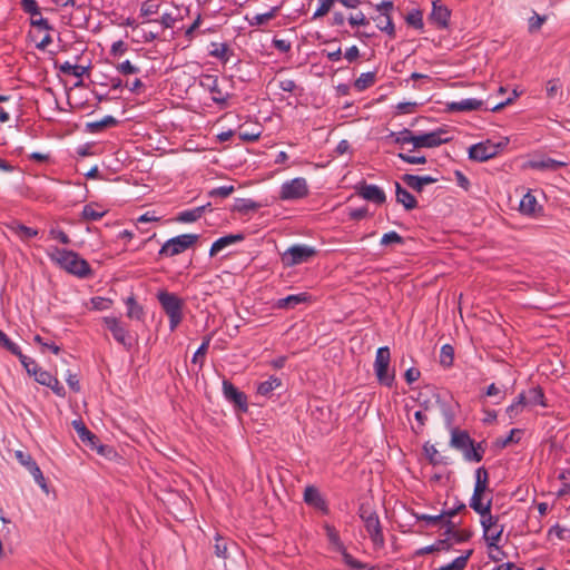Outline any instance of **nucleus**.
Masks as SVG:
<instances>
[{
	"label": "nucleus",
	"mask_w": 570,
	"mask_h": 570,
	"mask_svg": "<svg viewBox=\"0 0 570 570\" xmlns=\"http://www.w3.org/2000/svg\"><path fill=\"white\" fill-rule=\"evenodd\" d=\"M46 253L55 265L71 275H75L79 278H87L92 274L89 263L81 258L77 252L67 248H59L57 246H50L47 248Z\"/></svg>",
	"instance_id": "obj_1"
},
{
	"label": "nucleus",
	"mask_w": 570,
	"mask_h": 570,
	"mask_svg": "<svg viewBox=\"0 0 570 570\" xmlns=\"http://www.w3.org/2000/svg\"><path fill=\"white\" fill-rule=\"evenodd\" d=\"M156 296L161 308L169 318V330L174 332L184 317V301L175 293H170L165 289L159 291Z\"/></svg>",
	"instance_id": "obj_2"
},
{
	"label": "nucleus",
	"mask_w": 570,
	"mask_h": 570,
	"mask_svg": "<svg viewBox=\"0 0 570 570\" xmlns=\"http://www.w3.org/2000/svg\"><path fill=\"white\" fill-rule=\"evenodd\" d=\"M360 518L364 523V528L367 531L373 546L375 548H383L385 540L382 531V525L377 513L368 507L362 505L360 508Z\"/></svg>",
	"instance_id": "obj_3"
},
{
	"label": "nucleus",
	"mask_w": 570,
	"mask_h": 570,
	"mask_svg": "<svg viewBox=\"0 0 570 570\" xmlns=\"http://www.w3.org/2000/svg\"><path fill=\"white\" fill-rule=\"evenodd\" d=\"M309 195V186L304 177H295L285 180L278 191V198L283 202H296Z\"/></svg>",
	"instance_id": "obj_4"
},
{
	"label": "nucleus",
	"mask_w": 570,
	"mask_h": 570,
	"mask_svg": "<svg viewBox=\"0 0 570 570\" xmlns=\"http://www.w3.org/2000/svg\"><path fill=\"white\" fill-rule=\"evenodd\" d=\"M391 362V352L387 346H381L376 351L375 361H374V373L376 375L377 381L391 387L395 380V374L393 370H390Z\"/></svg>",
	"instance_id": "obj_5"
},
{
	"label": "nucleus",
	"mask_w": 570,
	"mask_h": 570,
	"mask_svg": "<svg viewBox=\"0 0 570 570\" xmlns=\"http://www.w3.org/2000/svg\"><path fill=\"white\" fill-rule=\"evenodd\" d=\"M199 236L197 234H181L167 239L160 247L158 255L161 257H173L179 255L194 246Z\"/></svg>",
	"instance_id": "obj_6"
},
{
	"label": "nucleus",
	"mask_w": 570,
	"mask_h": 570,
	"mask_svg": "<svg viewBox=\"0 0 570 570\" xmlns=\"http://www.w3.org/2000/svg\"><path fill=\"white\" fill-rule=\"evenodd\" d=\"M199 86L210 94L212 100L220 108L227 106L232 95L223 90L219 83V78L216 75L202 73L199 76Z\"/></svg>",
	"instance_id": "obj_7"
},
{
	"label": "nucleus",
	"mask_w": 570,
	"mask_h": 570,
	"mask_svg": "<svg viewBox=\"0 0 570 570\" xmlns=\"http://www.w3.org/2000/svg\"><path fill=\"white\" fill-rule=\"evenodd\" d=\"M483 538L490 548H498L503 532V525L499 523V517L491 514V510L481 515Z\"/></svg>",
	"instance_id": "obj_8"
},
{
	"label": "nucleus",
	"mask_w": 570,
	"mask_h": 570,
	"mask_svg": "<svg viewBox=\"0 0 570 570\" xmlns=\"http://www.w3.org/2000/svg\"><path fill=\"white\" fill-rule=\"evenodd\" d=\"M451 137L445 128H438L429 132H420L414 135L413 148H434L449 142Z\"/></svg>",
	"instance_id": "obj_9"
},
{
	"label": "nucleus",
	"mask_w": 570,
	"mask_h": 570,
	"mask_svg": "<svg viewBox=\"0 0 570 570\" xmlns=\"http://www.w3.org/2000/svg\"><path fill=\"white\" fill-rule=\"evenodd\" d=\"M315 255V249L307 245H294L287 248L282 255L285 266H295L307 262Z\"/></svg>",
	"instance_id": "obj_10"
},
{
	"label": "nucleus",
	"mask_w": 570,
	"mask_h": 570,
	"mask_svg": "<svg viewBox=\"0 0 570 570\" xmlns=\"http://www.w3.org/2000/svg\"><path fill=\"white\" fill-rule=\"evenodd\" d=\"M104 324L106 327L110 331L112 334V337L116 342L125 346L126 348L131 347V341L129 336V332L126 326L122 325V323L114 316H105L102 318Z\"/></svg>",
	"instance_id": "obj_11"
},
{
	"label": "nucleus",
	"mask_w": 570,
	"mask_h": 570,
	"mask_svg": "<svg viewBox=\"0 0 570 570\" xmlns=\"http://www.w3.org/2000/svg\"><path fill=\"white\" fill-rule=\"evenodd\" d=\"M499 146L487 140L472 145L469 148V157L472 160L487 161L497 156Z\"/></svg>",
	"instance_id": "obj_12"
},
{
	"label": "nucleus",
	"mask_w": 570,
	"mask_h": 570,
	"mask_svg": "<svg viewBox=\"0 0 570 570\" xmlns=\"http://www.w3.org/2000/svg\"><path fill=\"white\" fill-rule=\"evenodd\" d=\"M223 394L228 402L236 405L239 410L243 412L247 411V396L228 380L223 381Z\"/></svg>",
	"instance_id": "obj_13"
},
{
	"label": "nucleus",
	"mask_w": 570,
	"mask_h": 570,
	"mask_svg": "<svg viewBox=\"0 0 570 570\" xmlns=\"http://www.w3.org/2000/svg\"><path fill=\"white\" fill-rule=\"evenodd\" d=\"M356 193L363 199L372 202L376 205H382L386 200L384 190L377 185L362 183L356 186Z\"/></svg>",
	"instance_id": "obj_14"
},
{
	"label": "nucleus",
	"mask_w": 570,
	"mask_h": 570,
	"mask_svg": "<svg viewBox=\"0 0 570 570\" xmlns=\"http://www.w3.org/2000/svg\"><path fill=\"white\" fill-rule=\"evenodd\" d=\"M451 12L446 6L441 4L439 1H433L432 11L429 20L434 23L439 29H445L449 26Z\"/></svg>",
	"instance_id": "obj_15"
},
{
	"label": "nucleus",
	"mask_w": 570,
	"mask_h": 570,
	"mask_svg": "<svg viewBox=\"0 0 570 570\" xmlns=\"http://www.w3.org/2000/svg\"><path fill=\"white\" fill-rule=\"evenodd\" d=\"M401 179L409 188L417 193H421L426 185L438 181V178L430 175L417 176L412 174H404Z\"/></svg>",
	"instance_id": "obj_16"
},
{
	"label": "nucleus",
	"mask_w": 570,
	"mask_h": 570,
	"mask_svg": "<svg viewBox=\"0 0 570 570\" xmlns=\"http://www.w3.org/2000/svg\"><path fill=\"white\" fill-rule=\"evenodd\" d=\"M309 301V295L305 292L298 294H292L283 298H278L274 302L273 307L278 309H292L297 305Z\"/></svg>",
	"instance_id": "obj_17"
},
{
	"label": "nucleus",
	"mask_w": 570,
	"mask_h": 570,
	"mask_svg": "<svg viewBox=\"0 0 570 570\" xmlns=\"http://www.w3.org/2000/svg\"><path fill=\"white\" fill-rule=\"evenodd\" d=\"M450 445L458 451L462 452L463 450L468 449L469 445H471V443L474 442L469 435V433L464 430H460L453 426L450 429Z\"/></svg>",
	"instance_id": "obj_18"
},
{
	"label": "nucleus",
	"mask_w": 570,
	"mask_h": 570,
	"mask_svg": "<svg viewBox=\"0 0 570 570\" xmlns=\"http://www.w3.org/2000/svg\"><path fill=\"white\" fill-rule=\"evenodd\" d=\"M483 101L476 98H465L459 101H451L446 104L449 111L462 112L481 109Z\"/></svg>",
	"instance_id": "obj_19"
},
{
	"label": "nucleus",
	"mask_w": 570,
	"mask_h": 570,
	"mask_svg": "<svg viewBox=\"0 0 570 570\" xmlns=\"http://www.w3.org/2000/svg\"><path fill=\"white\" fill-rule=\"evenodd\" d=\"M243 239H244V235L240 233L222 236L212 244V247L209 249V256L213 257L216 254H218L219 252H222L224 248H226L230 245L237 244V243L242 242Z\"/></svg>",
	"instance_id": "obj_20"
},
{
	"label": "nucleus",
	"mask_w": 570,
	"mask_h": 570,
	"mask_svg": "<svg viewBox=\"0 0 570 570\" xmlns=\"http://www.w3.org/2000/svg\"><path fill=\"white\" fill-rule=\"evenodd\" d=\"M6 226L11 233H13L22 242H27L30 238L37 237L39 234L38 229L28 227L17 220H12V222L8 223Z\"/></svg>",
	"instance_id": "obj_21"
},
{
	"label": "nucleus",
	"mask_w": 570,
	"mask_h": 570,
	"mask_svg": "<svg viewBox=\"0 0 570 570\" xmlns=\"http://www.w3.org/2000/svg\"><path fill=\"white\" fill-rule=\"evenodd\" d=\"M326 538L332 547L333 550L340 552L342 554V558L344 559V553H348L344 543L342 542L340 534L335 527H333L330 523H325L323 525Z\"/></svg>",
	"instance_id": "obj_22"
},
{
	"label": "nucleus",
	"mask_w": 570,
	"mask_h": 570,
	"mask_svg": "<svg viewBox=\"0 0 570 570\" xmlns=\"http://www.w3.org/2000/svg\"><path fill=\"white\" fill-rule=\"evenodd\" d=\"M395 196H396V202L399 204H402L406 210H412V209L416 208L417 202H416L415 197L410 191H407L405 188H403L401 186V184L397 181L395 183Z\"/></svg>",
	"instance_id": "obj_23"
},
{
	"label": "nucleus",
	"mask_w": 570,
	"mask_h": 570,
	"mask_svg": "<svg viewBox=\"0 0 570 570\" xmlns=\"http://www.w3.org/2000/svg\"><path fill=\"white\" fill-rule=\"evenodd\" d=\"M304 501L321 510H326V502L320 491L314 487H306L304 491Z\"/></svg>",
	"instance_id": "obj_24"
},
{
	"label": "nucleus",
	"mask_w": 570,
	"mask_h": 570,
	"mask_svg": "<svg viewBox=\"0 0 570 570\" xmlns=\"http://www.w3.org/2000/svg\"><path fill=\"white\" fill-rule=\"evenodd\" d=\"M207 206H197L190 209L183 210L178 213L175 220L178 223H194L198 220L205 213Z\"/></svg>",
	"instance_id": "obj_25"
},
{
	"label": "nucleus",
	"mask_w": 570,
	"mask_h": 570,
	"mask_svg": "<svg viewBox=\"0 0 570 570\" xmlns=\"http://www.w3.org/2000/svg\"><path fill=\"white\" fill-rule=\"evenodd\" d=\"M484 492H478L473 490V494L470 500V507L481 515L489 512L491 510L492 499H488V501L484 503L482 501V495Z\"/></svg>",
	"instance_id": "obj_26"
},
{
	"label": "nucleus",
	"mask_w": 570,
	"mask_h": 570,
	"mask_svg": "<svg viewBox=\"0 0 570 570\" xmlns=\"http://www.w3.org/2000/svg\"><path fill=\"white\" fill-rule=\"evenodd\" d=\"M373 20L376 23V28L383 32H385L389 37L394 38L395 37V26L393 22L392 17H389L387 14H377L373 17Z\"/></svg>",
	"instance_id": "obj_27"
},
{
	"label": "nucleus",
	"mask_w": 570,
	"mask_h": 570,
	"mask_svg": "<svg viewBox=\"0 0 570 570\" xmlns=\"http://www.w3.org/2000/svg\"><path fill=\"white\" fill-rule=\"evenodd\" d=\"M210 47L209 56L219 59L224 65L229 61L233 52L226 43L212 42Z\"/></svg>",
	"instance_id": "obj_28"
},
{
	"label": "nucleus",
	"mask_w": 570,
	"mask_h": 570,
	"mask_svg": "<svg viewBox=\"0 0 570 570\" xmlns=\"http://www.w3.org/2000/svg\"><path fill=\"white\" fill-rule=\"evenodd\" d=\"M485 449L482 443H471L468 449L462 451L463 458L469 462H480L483 459Z\"/></svg>",
	"instance_id": "obj_29"
},
{
	"label": "nucleus",
	"mask_w": 570,
	"mask_h": 570,
	"mask_svg": "<svg viewBox=\"0 0 570 570\" xmlns=\"http://www.w3.org/2000/svg\"><path fill=\"white\" fill-rule=\"evenodd\" d=\"M519 207L522 214L529 216L534 215L538 209V202L535 196L528 191L521 198Z\"/></svg>",
	"instance_id": "obj_30"
},
{
	"label": "nucleus",
	"mask_w": 570,
	"mask_h": 570,
	"mask_svg": "<svg viewBox=\"0 0 570 570\" xmlns=\"http://www.w3.org/2000/svg\"><path fill=\"white\" fill-rule=\"evenodd\" d=\"M527 395V402L528 405L534 406V405H541L547 406L546 404V397L543 394V391L540 386H532L528 391H525Z\"/></svg>",
	"instance_id": "obj_31"
},
{
	"label": "nucleus",
	"mask_w": 570,
	"mask_h": 570,
	"mask_svg": "<svg viewBox=\"0 0 570 570\" xmlns=\"http://www.w3.org/2000/svg\"><path fill=\"white\" fill-rule=\"evenodd\" d=\"M414 132L410 129H402L400 131H392L389 137L393 140V142L404 147L405 145L411 144L413 146L414 142Z\"/></svg>",
	"instance_id": "obj_32"
},
{
	"label": "nucleus",
	"mask_w": 570,
	"mask_h": 570,
	"mask_svg": "<svg viewBox=\"0 0 570 570\" xmlns=\"http://www.w3.org/2000/svg\"><path fill=\"white\" fill-rule=\"evenodd\" d=\"M282 384L281 379L277 376H269L268 380L261 382L257 386V393L262 396H268L274 390Z\"/></svg>",
	"instance_id": "obj_33"
},
{
	"label": "nucleus",
	"mask_w": 570,
	"mask_h": 570,
	"mask_svg": "<svg viewBox=\"0 0 570 570\" xmlns=\"http://www.w3.org/2000/svg\"><path fill=\"white\" fill-rule=\"evenodd\" d=\"M471 554H472V550H468L465 552V554L456 557L452 562L444 564L435 570H464Z\"/></svg>",
	"instance_id": "obj_34"
},
{
	"label": "nucleus",
	"mask_w": 570,
	"mask_h": 570,
	"mask_svg": "<svg viewBox=\"0 0 570 570\" xmlns=\"http://www.w3.org/2000/svg\"><path fill=\"white\" fill-rule=\"evenodd\" d=\"M127 306V316L129 318L141 320L144 316L142 307L137 303L134 296H129L125 299Z\"/></svg>",
	"instance_id": "obj_35"
},
{
	"label": "nucleus",
	"mask_w": 570,
	"mask_h": 570,
	"mask_svg": "<svg viewBox=\"0 0 570 570\" xmlns=\"http://www.w3.org/2000/svg\"><path fill=\"white\" fill-rule=\"evenodd\" d=\"M567 164L564 161L556 160L552 158H544L541 160H534L531 163V167L534 169H550L556 170L561 167H564Z\"/></svg>",
	"instance_id": "obj_36"
},
{
	"label": "nucleus",
	"mask_w": 570,
	"mask_h": 570,
	"mask_svg": "<svg viewBox=\"0 0 570 570\" xmlns=\"http://www.w3.org/2000/svg\"><path fill=\"white\" fill-rule=\"evenodd\" d=\"M106 212L99 210L97 206L92 204L85 205L81 212V217L85 220L97 222L105 216Z\"/></svg>",
	"instance_id": "obj_37"
},
{
	"label": "nucleus",
	"mask_w": 570,
	"mask_h": 570,
	"mask_svg": "<svg viewBox=\"0 0 570 570\" xmlns=\"http://www.w3.org/2000/svg\"><path fill=\"white\" fill-rule=\"evenodd\" d=\"M0 346H2L3 348L8 350L10 353H12L13 355H16L19 360L21 357H23V353L21 352V348L20 346L12 342L6 333H3L1 330H0Z\"/></svg>",
	"instance_id": "obj_38"
},
{
	"label": "nucleus",
	"mask_w": 570,
	"mask_h": 570,
	"mask_svg": "<svg viewBox=\"0 0 570 570\" xmlns=\"http://www.w3.org/2000/svg\"><path fill=\"white\" fill-rule=\"evenodd\" d=\"M0 346H2L3 348L8 350L10 353H12L13 355H16L19 360L21 357H23V353L21 352V348L20 346L12 342L6 333H3L1 330H0Z\"/></svg>",
	"instance_id": "obj_39"
},
{
	"label": "nucleus",
	"mask_w": 570,
	"mask_h": 570,
	"mask_svg": "<svg viewBox=\"0 0 570 570\" xmlns=\"http://www.w3.org/2000/svg\"><path fill=\"white\" fill-rule=\"evenodd\" d=\"M488 481H489V474L488 471L480 466L475 470V484H474V491L478 492H485L488 488Z\"/></svg>",
	"instance_id": "obj_40"
},
{
	"label": "nucleus",
	"mask_w": 570,
	"mask_h": 570,
	"mask_svg": "<svg viewBox=\"0 0 570 570\" xmlns=\"http://www.w3.org/2000/svg\"><path fill=\"white\" fill-rule=\"evenodd\" d=\"M375 82V72L368 71L363 72L360 75V77L355 80L354 87L358 91H363L374 85Z\"/></svg>",
	"instance_id": "obj_41"
},
{
	"label": "nucleus",
	"mask_w": 570,
	"mask_h": 570,
	"mask_svg": "<svg viewBox=\"0 0 570 570\" xmlns=\"http://www.w3.org/2000/svg\"><path fill=\"white\" fill-rule=\"evenodd\" d=\"M405 21L409 26H411L417 30H423L424 22H423V13L421 10H419V9L411 10L406 14Z\"/></svg>",
	"instance_id": "obj_42"
},
{
	"label": "nucleus",
	"mask_w": 570,
	"mask_h": 570,
	"mask_svg": "<svg viewBox=\"0 0 570 570\" xmlns=\"http://www.w3.org/2000/svg\"><path fill=\"white\" fill-rule=\"evenodd\" d=\"M72 425H73V429L76 430L79 439L82 441V442H92L96 436L95 434H92L85 425V423L81 421V420H75L72 422Z\"/></svg>",
	"instance_id": "obj_43"
},
{
	"label": "nucleus",
	"mask_w": 570,
	"mask_h": 570,
	"mask_svg": "<svg viewBox=\"0 0 570 570\" xmlns=\"http://www.w3.org/2000/svg\"><path fill=\"white\" fill-rule=\"evenodd\" d=\"M210 340H212L210 336H206L203 340V343L200 344V346L196 350V352L193 355L191 362L194 364H199V366H202L204 364L205 355L209 347Z\"/></svg>",
	"instance_id": "obj_44"
},
{
	"label": "nucleus",
	"mask_w": 570,
	"mask_h": 570,
	"mask_svg": "<svg viewBox=\"0 0 570 570\" xmlns=\"http://www.w3.org/2000/svg\"><path fill=\"white\" fill-rule=\"evenodd\" d=\"M450 548V543L448 542V540H436L434 543L430 544V546H426V547H423L421 549H419L416 551V556H424V554H429V553H432V552H435V551H440V550H448Z\"/></svg>",
	"instance_id": "obj_45"
},
{
	"label": "nucleus",
	"mask_w": 570,
	"mask_h": 570,
	"mask_svg": "<svg viewBox=\"0 0 570 570\" xmlns=\"http://www.w3.org/2000/svg\"><path fill=\"white\" fill-rule=\"evenodd\" d=\"M343 561L351 569H355V570H374L375 569V566H371L368 563H363V562L356 560L351 553H344Z\"/></svg>",
	"instance_id": "obj_46"
},
{
	"label": "nucleus",
	"mask_w": 570,
	"mask_h": 570,
	"mask_svg": "<svg viewBox=\"0 0 570 570\" xmlns=\"http://www.w3.org/2000/svg\"><path fill=\"white\" fill-rule=\"evenodd\" d=\"M60 70L65 73L80 78L85 75L87 68L80 65L66 61L60 66Z\"/></svg>",
	"instance_id": "obj_47"
},
{
	"label": "nucleus",
	"mask_w": 570,
	"mask_h": 570,
	"mask_svg": "<svg viewBox=\"0 0 570 570\" xmlns=\"http://www.w3.org/2000/svg\"><path fill=\"white\" fill-rule=\"evenodd\" d=\"M14 458L17 461L24 466L28 471L37 466V462L33 460V458L24 451L18 450L14 452Z\"/></svg>",
	"instance_id": "obj_48"
},
{
	"label": "nucleus",
	"mask_w": 570,
	"mask_h": 570,
	"mask_svg": "<svg viewBox=\"0 0 570 570\" xmlns=\"http://www.w3.org/2000/svg\"><path fill=\"white\" fill-rule=\"evenodd\" d=\"M115 69L117 70V72L124 76L137 75L140 72V68L131 63L129 60H125L122 62L117 63L115 66Z\"/></svg>",
	"instance_id": "obj_49"
},
{
	"label": "nucleus",
	"mask_w": 570,
	"mask_h": 570,
	"mask_svg": "<svg viewBox=\"0 0 570 570\" xmlns=\"http://www.w3.org/2000/svg\"><path fill=\"white\" fill-rule=\"evenodd\" d=\"M454 357V348L450 344H444L440 351V363L446 367L451 366Z\"/></svg>",
	"instance_id": "obj_50"
},
{
	"label": "nucleus",
	"mask_w": 570,
	"mask_h": 570,
	"mask_svg": "<svg viewBox=\"0 0 570 570\" xmlns=\"http://www.w3.org/2000/svg\"><path fill=\"white\" fill-rule=\"evenodd\" d=\"M278 11V7H273L269 11L265 13H258L253 17L252 21L249 22L250 26H261L267 22L268 20L273 19Z\"/></svg>",
	"instance_id": "obj_51"
},
{
	"label": "nucleus",
	"mask_w": 570,
	"mask_h": 570,
	"mask_svg": "<svg viewBox=\"0 0 570 570\" xmlns=\"http://www.w3.org/2000/svg\"><path fill=\"white\" fill-rule=\"evenodd\" d=\"M128 51V45L124 40H117L112 42L109 56L112 58H120Z\"/></svg>",
	"instance_id": "obj_52"
},
{
	"label": "nucleus",
	"mask_w": 570,
	"mask_h": 570,
	"mask_svg": "<svg viewBox=\"0 0 570 570\" xmlns=\"http://www.w3.org/2000/svg\"><path fill=\"white\" fill-rule=\"evenodd\" d=\"M49 237L51 239L58 240L62 245L70 244V237L59 227L53 226L49 229Z\"/></svg>",
	"instance_id": "obj_53"
},
{
	"label": "nucleus",
	"mask_w": 570,
	"mask_h": 570,
	"mask_svg": "<svg viewBox=\"0 0 570 570\" xmlns=\"http://www.w3.org/2000/svg\"><path fill=\"white\" fill-rule=\"evenodd\" d=\"M546 20H547L546 16H540L537 12H534L533 16H531L529 18V21H528L529 32L533 33V32L539 31L541 29L542 24L546 22Z\"/></svg>",
	"instance_id": "obj_54"
},
{
	"label": "nucleus",
	"mask_w": 570,
	"mask_h": 570,
	"mask_svg": "<svg viewBox=\"0 0 570 570\" xmlns=\"http://www.w3.org/2000/svg\"><path fill=\"white\" fill-rule=\"evenodd\" d=\"M380 244L382 246H387V245H391V244L401 245V244H403V238H402V236L399 233H396L394 230H391L389 233H385L382 236V238L380 240Z\"/></svg>",
	"instance_id": "obj_55"
},
{
	"label": "nucleus",
	"mask_w": 570,
	"mask_h": 570,
	"mask_svg": "<svg viewBox=\"0 0 570 570\" xmlns=\"http://www.w3.org/2000/svg\"><path fill=\"white\" fill-rule=\"evenodd\" d=\"M214 549H215V553H216L217 557L226 558L227 557V550H228V542H227V540L222 538L219 534H216Z\"/></svg>",
	"instance_id": "obj_56"
},
{
	"label": "nucleus",
	"mask_w": 570,
	"mask_h": 570,
	"mask_svg": "<svg viewBox=\"0 0 570 570\" xmlns=\"http://www.w3.org/2000/svg\"><path fill=\"white\" fill-rule=\"evenodd\" d=\"M91 308L95 311H105L110 308L112 301L101 296H95L90 299Z\"/></svg>",
	"instance_id": "obj_57"
},
{
	"label": "nucleus",
	"mask_w": 570,
	"mask_h": 570,
	"mask_svg": "<svg viewBox=\"0 0 570 570\" xmlns=\"http://www.w3.org/2000/svg\"><path fill=\"white\" fill-rule=\"evenodd\" d=\"M30 24L40 30L50 31L52 27L49 24L48 19L41 16V11L39 10V16H30Z\"/></svg>",
	"instance_id": "obj_58"
},
{
	"label": "nucleus",
	"mask_w": 570,
	"mask_h": 570,
	"mask_svg": "<svg viewBox=\"0 0 570 570\" xmlns=\"http://www.w3.org/2000/svg\"><path fill=\"white\" fill-rule=\"evenodd\" d=\"M417 521H424L426 525H435L440 521L444 519V514L442 512L440 514L431 515L425 513H414L413 514Z\"/></svg>",
	"instance_id": "obj_59"
},
{
	"label": "nucleus",
	"mask_w": 570,
	"mask_h": 570,
	"mask_svg": "<svg viewBox=\"0 0 570 570\" xmlns=\"http://www.w3.org/2000/svg\"><path fill=\"white\" fill-rule=\"evenodd\" d=\"M347 21L351 27L367 26L370 23L368 19L362 11L351 13L347 18Z\"/></svg>",
	"instance_id": "obj_60"
},
{
	"label": "nucleus",
	"mask_w": 570,
	"mask_h": 570,
	"mask_svg": "<svg viewBox=\"0 0 570 570\" xmlns=\"http://www.w3.org/2000/svg\"><path fill=\"white\" fill-rule=\"evenodd\" d=\"M32 376L35 377L37 383L43 386L50 384V381L53 377V375L50 372L42 370L41 367L37 368L36 372L33 371Z\"/></svg>",
	"instance_id": "obj_61"
},
{
	"label": "nucleus",
	"mask_w": 570,
	"mask_h": 570,
	"mask_svg": "<svg viewBox=\"0 0 570 570\" xmlns=\"http://www.w3.org/2000/svg\"><path fill=\"white\" fill-rule=\"evenodd\" d=\"M397 157L401 160H403L404 163L411 164V165H423V164L426 163V157L423 156V155L414 156V155H411L409 153H399Z\"/></svg>",
	"instance_id": "obj_62"
},
{
	"label": "nucleus",
	"mask_w": 570,
	"mask_h": 570,
	"mask_svg": "<svg viewBox=\"0 0 570 570\" xmlns=\"http://www.w3.org/2000/svg\"><path fill=\"white\" fill-rule=\"evenodd\" d=\"M158 10H159L158 3H156L155 1H151V0H147L141 3L140 14L142 17H149V16L156 14L158 12Z\"/></svg>",
	"instance_id": "obj_63"
},
{
	"label": "nucleus",
	"mask_w": 570,
	"mask_h": 570,
	"mask_svg": "<svg viewBox=\"0 0 570 570\" xmlns=\"http://www.w3.org/2000/svg\"><path fill=\"white\" fill-rule=\"evenodd\" d=\"M30 474L32 475L35 482L46 492L48 493V485L46 482V479L42 474V471L40 470L39 465L31 469Z\"/></svg>",
	"instance_id": "obj_64"
}]
</instances>
